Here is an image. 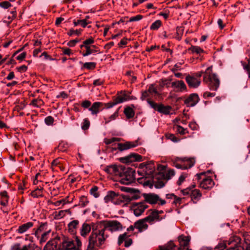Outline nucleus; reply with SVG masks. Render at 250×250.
<instances>
[{"mask_svg":"<svg viewBox=\"0 0 250 250\" xmlns=\"http://www.w3.org/2000/svg\"><path fill=\"white\" fill-rule=\"evenodd\" d=\"M122 229V224L117 220H106L97 223L92 228L86 250H96V247H100L109 237L108 231L112 233Z\"/></svg>","mask_w":250,"mask_h":250,"instance_id":"1","label":"nucleus"},{"mask_svg":"<svg viewBox=\"0 0 250 250\" xmlns=\"http://www.w3.org/2000/svg\"><path fill=\"white\" fill-rule=\"evenodd\" d=\"M203 82L206 83L211 90L216 91L220 85V81L217 76L212 72V66L207 68L204 72Z\"/></svg>","mask_w":250,"mask_h":250,"instance_id":"2","label":"nucleus"},{"mask_svg":"<svg viewBox=\"0 0 250 250\" xmlns=\"http://www.w3.org/2000/svg\"><path fill=\"white\" fill-rule=\"evenodd\" d=\"M179 243V247L176 246L172 241L167 243L165 246L160 247V250H182L187 247L190 241L189 236L180 235L178 237Z\"/></svg>","mask_w":250,"mask_h":250,"instance_id":"3","label":"nucleus"},{"mask_svg":"<svg viewBox=\"0 0 250 250\" xmlns=\"http://www.w3.org/2000/svg\"><path fill=\"white\" fill-rule=\"evenodd\" d=\"M119 182L123 184L129 185L135 181V171L130 167H123L119 176Z\"/></svg>","mask_w":250,"mask_h":250,"instance_id":"4","label":"nucleus"},{"mask_svg":"<svg viewBox=\"0 0 250 250\" xmlns=\"http://www.w3.org/2000/svg\"><path fill=\"white\" fill-rule=\"evenodd\" d=\"M194 163L195 161L192 158L177 157L173 162V166L178 169H186L191 167Z\"/></svg>","mask_w":250,"mask_h":250,"instance_id":"5","label":"nucleus"},{"mask_svg":"<svg viewBox=\"0 0 250 250\" xmlns=\"http://www.w3.org/2000/svg\"><path fill=\"white\" fill-rule=\"evenodd\" d=\"M197 179L200 180V187L205 189H210L214 185L213 180L210 177H206L204 172L200 174H197L196 175Z\"/></svg>","mask_w":250,"mask_h":250,"instance_id":"6","label":"nucleus"},{"mask_svg":"<svg viewBox=\"0 0 250 250\" xmlns=\"http://www.w3.org/2000/svg\"><path fill=\"white\" fill-rule=\"evenodd\" d=\"M149 215L145 218V220L148 223L152 225L156 222H160L165 219L166 215L161 216V214L164 213L163 210H157L156 209H150Z\"/></svg>","mask_w":250,"mask_h":250,"instance_id":"7","label":"nucleus"},{"mask_svg":"<svg viewBox=\"0 0 250 250\" xmlns=\"http://www.w3.org/2000/svg\"><path fill=\"white\" fill-rule=\"evenodd\" d=\"M58 242L60 241L61 243L59 250H79L78 248L75 247L72 239L64 236L58 238Z\"/></svg>","mask_w":250,"mask_h":250,"instance_id":"8","label":"nucleus"},{"mask_svg":"<svg viewBox=\"0 0 250 250\" xmlns=\"http://www.w3.org/2000/svg\"><path fill=\"white\" fill-rule=\"evenodd\" d=\"M241 239L238 236H233L226 241L227 244V250H243V247L241 245Z\"/></svg>","mask_w":250,"mask_h":250,"instance_id":"9","label":"nucleus"},{"mask_svg":"<svg viewBox=\"0 0 250 250\" xmlns=\"http://www.w3.org/2000/svg\"><path fill=\"white\" fill-rule=\"evenodd\" d=\"M147 102L152 108L159 113L166 115H167L170 113L171 107L169 105L166 106L162 104H158L149 99H147Z\"/></svg>","mask_w":250,"mask_h":250,"instance_id":"10","label":"nucleus"},{"mask_svg":"<svg viewBox=\"0 0 250 250\" xmlns=\"http://www.w3.org/2000/svg\"><path fill=\"white\" fill-rule=\"evenodd\" d=\"M145 201L150 204H156L159 202V204L164 205L166 203L165 200L160 198L159 196L154 193L145 194L144 195Z\"/></svg>","mask_w":250,"mask_h":250,"instance_id":"11","label":"nucleus"},{"mask_svg":"<svg viewBox=\"0 0 250 250\" xmlns=\"http://www.w3.org/2000/svg\"><path fill=\"white\" fill-rule=\"evenodd\" d=\"M123 167L117 166L116 165H109L106 167L104 169L105 171L114 176L119 177L121 174Z\"/></svg>","mask_w":250,"mask_h":250,"instance_id":"12","label":"nucleus"},{"mask_svg":"<svg viewBox=\"0 0 250 250\" xmlns=\"http://www.w3.org/2000/svg\"><path fill=\"white\" fill-rule=\"evenodd\" d=\"M120 160L123 163H130L133 162H141L142 161V156L136 153H132L129 155L120 158Z\"/></svg>","mask_w":250,"mask_h":250,"instance_id":"13","label":"nucleus"},{"mask_svg":"<svg viewBox=\"0 0 250 250\" xmlns=\"http://www.w3.org/2000/svg\"><path fill=\"white\" fill-rule=\"evenodd\" d=\"M148 207V205L146 203L141 202L133 204L132 209L133 210L134 215L136 216H139Z\"/></svg>","mask_w":250,"mask_h":250,"instance_id":"14","label":"nucleus"},{"mask_svg":"<svg viewBox=\"0 0 250 250\" xmlns=\"http://www.w3.org/2000/svg\"><path fill=\"white\" fill-rule=\"evenodd\" d=\"M120 198V196L118 193L113 191H109L107 193L106 195L104 198V201L107 203L111 201L115 204H119L121 202V200L117 202V200Z\"/></svg>","mask_w":250,"mask_h":250,"instance_id":"15","label":"nucleus"},{"mask_svg":"<svg viewBox=\"0 0 250 250\" xmlns=\"http://www.w3.org/2000/svg\"><path fill=\"white\" fill-rule=\"evenodd\" d=\"M140 167L144 168L146 175L148 176H151L155 170L154 162L152 161H150L146 163H143L140 164Z\"/></svg>","mask_w":250,"mask_h":250,"instance_id":"16","label":"nucleus"},{"mask_svg":"<svg viewBox=\"0 0 250 250\" xmlns=\"http://www.w3.org/2000/svg\"><path fill=\"white\" fill-rule=\"evenodd\" d=\"M186 81L189 87L193 88L198 87L201 83L200 79L189 75L186 77Z\"/></svg>","mask_w":250,"mask_h":250,"instance_id":"17","label":"nucleus"},{"mask_svg":"<svg viewBox=\"0 0 250 250\" xmlns=\"http://www.w3.org/2000/svg\"><path fill=\"white\" fill-rule=\"evenodd\" d=\"M124 242H125V247L127 248L132 244V240L129 238V235L126 232L120 235L118 239V244L119 246Z\"/></svg>","mask_w":250,"mask_h":250,"instance_id":"18","label":"nucleus"},{"mask_svg":"<svg viewBox=\"0 0 250 250\" xmlns=\"http://www.w3.org/2000/svg\"><path fill=\"white\" fill-rule=\"evenodd\" d=\"M199 97L198 94L193 93L189 95V96L185 100V104L187 106H194L199 102Z\"/></svg>","mask_w":250,"mask_h":250,"instance_id":"19","label":"nucleus"},{"mask_svg":"<svg viewBox=\"0 0 250 250\" xmlns=\"http://www.w3.org/2000/svg\"><path fill=\"white\" fill-rule=\"evenodd\" d=\"M138 145V141L126 142L125 143H118L117 148L119 150L122 151L128 149L136 147Z\"/></svg>","mask_w":250,"mask_h":250,"instance_id":"20","label":"nucleus"},{"mask_svg":"<svg viewBox=\"0 0 250 250\" xmlns=\"http://www.w3.org/2000/svg\"><path fill=\"white\" fill-rule=\"evenodd\" d=\"M104 103L99 102H94L91 106L89 108V110L91 111L92 115H96L101 109L104 108Z\"/></svg>","mask_w":250,"mask_h":250,"instance_id":"21","label":"nucleus"},{"mask_svg":"<svg viewBox=\"0 0 250 250\" xmlns=\"http://www.w3.org/2000/svg\"><path fill=\"white\" fill-rule=\"evenodd\" d=\"M146 222L147 221L144 218L135 222V229L138 230V232H142L147 229L148 226L146 223Z\"/></svg>","mask_w":250,"mask_h":250,"instance_id":"22","label":"nucleus"},{"mask_svg":"<svg viewBox=\"0 0 250 250\" xmlns=\"http://www.w3.org/2000/svg\"><path fill=\"white\" fill-rule=\"evenodd\" d=\"M34 225L33 222H28L20 226L17 230V232L19 234H22L26 232L30 228H32Z\"/></svg>","mask_w":250,"mask_h":250,"instance_id":"23","label":"nucleus"},{"mask_svg":"<svg viewBox=\"0 0 250 250\" xmlns=\"http://www.w3.org/2000/svg\"><path fill=\"white\" fill-rule=\"evenodd\" d=\"M91 230L90 225L87 223H84L80 229V232L82 236L86 237Z\"/></svg>","mask_w":250,"mask_h":250,"instance_id":"24","label":"nucleus"},{"mask_svg":"<svg viewBox=\"0 0 250 250\" xmlns=\"http://www.w3.org/2000/svg\"><path fill=\"white\" fill-rule=\"evenodd\" d=\"M79 224V221L78 220H74L71 221L68 224V231L72 234H75Z\"/></svg>","mask_w":250,"mask_h":250,"instance_id":"25","label":"nucleus"},{"mask_svg":"<svg viewBox=\"0 0 250 250\" xmlns=\"http://www.w3.org/2000/svg\"><path fill=\"white\" fill-rule=\"evenodd\" d=\"M175 175V171L173 169H169L166 172L160 171L159 172V178H162L167 181L171 179Z\"/></svg>","mask_w":250,"mask_h":250,"instance_id":"26","label":"nucleus"},{"mask_svg":"<svg viewBox=\"0 0 250 250\" xmlns=\"http://www.w3.org/2000/svg\"><path fill=\"white\" fill-rule=\"evenodd\" d=\"M171 86L180 91L186 90L187 86L183 81H177L171 83Z\"/></svg>","mask_w":250,"mask_h":250,"instance_id":"27","label":"nucleus"},{"mask_svg":"<svg viewBox=\"0 0 250 250\" xmlns=\"http://www.w3.org/2000/svg\"><path fill=\"white\" fill-rule=\"evenodd\" d=\"M190 196L191 200L193 201V202L196 203L201 198L202 196V193L199 189H191Z\"/></svg>","mask_w":250,"mask_h":250,"instance_id":"28","label":"nucleus"},{"mask_svg":"<svg viewBox=\"0 0 250 250\" xmlns=\"http://www.w3.org/2000/svg\"><path fill=\"white\" fill-rule=\"evenodd\" d=\"M47 226H48V224L46 222L45 223H42L40 226L39 227V228L35 229H34L35 230V236L39 238V235H40V233L41 232H45L46 231H50V230H47Z\"/></svg>","mask_w":250,"mask_h":250,"instance_id":"29","label":"nucleus"},{"mask_svg":"<svg viewBox=\"0 0 250 250\" xmlns=\"http://www.w3.org/2000/svg\"><path fill=\"white\" fill-rule=\"evenodd\" d=\"M58 238L56 239V243L54 241H49L44 247L43 250H59L57 245L58 244Z\"/></svg>","mask_w":250,"mask_h":250,"instance_id":"30","label":"nucleus"},{"mask_svg":"<svg viewBox=\"0 0 250 250\" xmlns=\"http://www.w3.org/2000/svg\"><path fill=\"white\" fill-rule=\"evenodd\" d=\"M122 100L120 98H115L113 99V102H109L107 103H104V105L106 108H110L112 107H113L114 105L123 103Z\"/></svg>","mask_w":250,"mask_h":250,"instance_id":"31","label":"nucleus"},{"mask_svg":"<svg viewBox=\"0 0 250 250\" xmlns=\"http://www.w3.org/2000/svg\"><path fill=\"white\" fill-rule=\"evenodd\" d=\"M42 190L43 188L42 187H40V188H37L31 192V195L34 198L42 197Z\"/></svg>","mask_w":250,"mask_h":250,"instance_id":"32","label":"nucleus"},{"mask_svg":"<svg viewBox=\"0 0 250 250\" xmlns=\"http://www.w3.org/2000/svg\"><path fill=\"white\" fill-rule=\"evenodd\" d=\"M124 112L127 119L133 118L135 115L134 111L130 107L125 108Z\"/></svg>","mask_w":250,"mask_h":250,"instance_id":"33","label":"nucleus"},{"mask_svg":"<svg viewBox=\"0 0 250 250\" xmlns=\"http://www.w3.org/2000/svg\"><path fill=\"white\" fill-rule=\"evenodd\" d=\"M118 116V111H116L114 114L111 115L109 118L104 117V124H107L111 121L115 120Z\"/></svg>","mask_w":250,"mask_h":250,"instance_id":"34","label":"nucleus"},{"mask_svg":"<svg viewBox=\"0 0 250 250\" xmlns=\"http://www.w3.org/2000/svg\"><path fill=\"white\" fill-rule=\"evenodd\" d=\"M89 203V201L87 198V197L85 196H82L80 198L79 204L82 207H85L87 205V204Z\"/></svg>","mask_w":250,"mask_h":250,"instance_id":"35","label":"nucleus"},{"mask_svg":"<svg viewBox=\"0 0 250 250\" xmlns=\"http://www.w3.org/2000/svg\"><path fill=\"white\" fill-rule=\"evenodd\" d=\"M43 104V102L41 99H34L32 101L30 105L34 107H40Z\"/></svg>","mask_w":250,"mask_h":250,"instance_id":"36","label":"nucleus"},{"mask_svg":"<svg viewBox=\"0 0 250 250\" xmlns=\"http://www.w3.org/2000/svg\"><path fill=\"white\" fill-rule=\"evenodd\" d=\"M189 50H191L192 53H196L197 54H201L204 52L203 49L198 46H191Z\"/></svg>","mask_w":250,"mask_h":250,"instance_id":"37","label":"nucleus"},{"mask_svg":"<svg viewBox=\"0 0 250 250\" xmlns=\"http://www.w3.org/2000/svg\"><path fill=\"white\" fill-rule=\"evenodd\" d=\"M73 23L75 26H77L80 24L83 27H85L88 24V22L86 21V19H83L81 20H74Z\"/></svg>","mask_w":250,"mask_h":250,"instance_id":"38","label":"nucleus"},{"mask_svg":"<svg viewBox=\"0 0 250 250\" xmlns=\"http://www.w3.org/2000/svg\"><path fill=\"white\" fill-rule=\"evenodd\" d=\"M157 180L155 183V187L156 188H162L165 185V183L161 180L162 178H159V173L158 174V177L157 178Z\"/></svg>","mask_w":250,"mask_h":250,"instance_id":"39","label":"nucleus"},{"mask_svg":"<svg viewBox=\"0 0 250 250\" xmlns=\"http://www.w3.org/2000/svg\"><path fill=\"white\" fill-rule=\"evenodd\" d=\"M162 22L160 20H157L154 21L150 26V29L152 30H156L161 26Z\"/></svg>","mask_w":250,"mask_h":250,"instance_id":"40","label":"nucleus"},{"mask_svg":"<svg viewBox=\"0 0 250 250\" xmlns=\"http://www.w3.org/2000/svg\"><path fill=\"white\" fill-rule=\"evenodd\" d=\"M96 63L94 62H87L83 64V67L88 70L94 69L96 67Z\"/></svg>","mask_w":250,"mask_h":250,"instance_id":"41","label":"nucleus"},{"mask_svg":"<svg viewBox=\"0 0 250 250\" xmlns=\"http://www.w3.org/2000/svg\"><path fill=\"white\" fill-rule=\"evenodd\" d=\"M49 233V231H46L41 234V237L39 238L40 244H42L47 240Z\"/></svg>","mask_w":250,"mask_h":250,"instance_id":"42","label":"nucleus"},{"mask_svg":"<svg viewBox=\"0 0 250 250\" xmlns=\"http://www.w3.org/2000/svg\"><path fill=\"white\" fill-rule=\"evenodd\" d=\"M227 242H222L219 243L215 247V249L216 250H223L225 249H226L227 250Z\"/></svg>","mask_w":250,"mask_h":250,"instance_id":"43","label":"nucleus"},{"mask_svg":"<svg viewBox=\"0 0 250 250\" xmlns=\"http://www.w3.org/2000/svg\"><path fill=\"white\" fill-rule=\"evenodd\" d=\"M29 246L24 245L20 249V244H16L12 248L11 250H29Z\"/></svg>","mask_w":250,"mask_h":250,"instance_id":"44","label":"nucleus"},{"mask_svg":"<svg viewBox=\"0 0 250 250\" xmlns=\"http://www.w3.org/2000/svg\"><path fill=\"white\" fill-rule=\"evenodd\" d=\"M98 188L97 186L92 187L90 190V193L95 198H98L99 196V194L98 192Z\"/></svg>","mask_w":250,"mask_h":250,"instance_id":"45","label":"nucleus"},{"mask_svg":"<svg viewBox=\"0 0 250 250\" xmlns=\"http://www.w3.org/2000/svg\"><path fill=\"white\" fill-rule=\"evenodd\" d=\"M90 121L87 118H85L83 120L82 125V129L83 130H86L88 129L90 126Z\"/></svg>","mask_w":250,"mask_h":250,"instance_id":"46","label":"nucleus"},{"mask_svg":"<svg viewBox=\"0 0 250 250\" xmlns=\"http://www.w3.org/2000/svg\"><path fill=\"white\" fill-rule=\"evenodd\" d=\"M120 141V138L113 137L110 139L105 138L104 140V142L106 145L111 144L115 142H118Z\"/></svg>","mask_w":250,"mask_h":250,"instance_id":"47","label":"nucleus"},{"mask_svg":"<svg viewBox=\"0 0 250 250\" xmlns=\"http://www.w3.org/2000/svg\"><path fill=\"white\" fill-rule=\"evenodd\" d=\"M82 30L79 29V30H74L73 29H71L69 30V31L68 32L67 34L69 36H72L73 35L75 34L77 35H79L81 34Z\"/></svg>","mask_w":250,"mask_h":250,"instance_id":"48","label":"nucleus"},{"mask_svg":"<svg viewBox=\"0 0 250 250\" xmlns=\"http://www.w3.org/2000/svg\"><path fill=\"white\" fill-rule=\"evenodd\" d=\"M54 121V118L51 116H47L44 119L45 123L48 125H52Z\"/></svg>","mask_w":250,"mask_h":250,"instance_id":"49","label":"nucleus"},{"mask_svg":"<svg viewBox=\"0 0 250 250\" xmlns=\"http://www.w3.org/2000/svg\"><path fill=\"white\" fill-rule=\"evenodd\" d=\"M94 40L93 38H89L88 39H87L86 40H85L83 43V45H84V47L85 48V49L86 48V47H90L89 46V44H92L93 43H94Z\"/></svg>","mask_w":250,"mask_h":250,"instance_id":"50","label":"nucleus"},{"mask_svg":"<svg viewBox=\"0 0 250 250\" xmlns=\"http://www.w3.org/2000/svg\"><path fill=\"white\" fill-rule=\"evenodd\" d=\"M120 189L122 191L128 193H134L135 192V189L126 187H120Z\"/></svg>","mask_w":250,"mask_h":250,"instance_id":"51","label":"nucleus"},{"mask_svg":"<svg viewBox=\"0 0 250 250\" xmlns=\"http://www.w3.org/2000/svg\"><path fill=\"white\" fill-rule=\"evenodd\" d=\"M11 6V4L8 1H4L0 2V6L4 9H7Z\"/></svg>","mask_w":250,"mask_h":250,"instance_id":"52","label":"nucleus"},{"mask_svg":"<svg viewBox=\"0 0 250 250\" xmlns=\"http://www.w3.org/2000/svg\"><path fill=\"white\" fill-rule=\"evenodd\" d=\"M176 130L179 133L182 135L185 134L187 132V129L180 125H177L176 126Z\"/></svg>","mask_w":250,"mask_h":250,"instance_id":"53","label":"nucleus"},{"mask_svg":"<svg viewBox=\"0 0 250 250\" xmlns=\"http://www.w3.org/2000/svg\"><path fill=\"white\" fill-rule=\"evenodd\" d=\"M96 52V50L91 49L90 47H86V51H85V53H83V57L87 56L89 55H90V54H92V53H93L94 52Z\"/></svg>","mask_w":250,"mask_h":250,"instance_id":"54","label":"nucleus"},{"mask_svg":"<svg viewBox=\"0 0 250 250\" xmlns=\"http://www.w3.org/2000/svg\"><path fill=\"white\" fill-rule=\"evenodd\" d=\"M116 98L121 99V100H123V102L129 100L131 99V98H130V96L127 95V94H126L124 92L122 96H119L117 97H116Z\"/></svg>","mask_w":250,"mask_h":250,"instance_id":"55","label":"nucleus"},{"mask_svg":"<svg viewBox=\"0 0 250 250\" xmlns=\"http://www.w3.org/2000/svg\"><path fill=\"white\" fill-rule=\"evenodd\" d=\"M143 18V16L141 15H137L135 16L131 17L129 20V22H132V21H138L141 20Z\"/></svg>","mask_w":250,"mask_h":250,"instance_id":"56","label":"nucleus"},{"mask_svg":"<svg viewBox=\"0 0 250 250\" xmlns=\"http://www.w3.org/2000/svg\"><path fill=\"white\" fill-rule=\"evenodd\" d=\"M188 174L186 173L182 174L179 178L177 184L180 185L182 182L185 180V178L187 177Z\"/></svg>","mask_w":250,"mask_h":250,"instance_id":"57","label":"nucleus"},{"mask_svg":"<svg viewBox=\"0 0 250 250\" xmlns=\"http://www.w3.org/2000/svg\"><path fill=\"white\" fill-rule=\"evenodd\" d=\"M79 41H80V40H79L78 39L72 40L69 41L67 42V44L69 47H74L77 42H79Z\"/></svg>","mask_w":250,"mask_h":250,"instance_id":"58","label":"nucleus"},{"mask_svg":"<svg viewBox=\"0 0 250 250\" xmlns=\"http://www.w3.org/2000/svg\"><path fill=\"white\" fill-rule=\"evenodd\" d=\"M91 104V103L90 101L88 100H85L82 102L81 105L83 107L85 108H87L90 106Z\"/></svg>","mask_w":250,"mask_h":250,"instance_id":"59","label":"nucleus"},{"mask_svg":"<svg viewBox=\"0 0 250 250\" xmlns=\"http://www.w3.org/2000/svg\"><path fill=\"white\" fill-rule=\"evenodd\" d=\"M59 149L61 151H64L68 147V145L66 143H62L59 146Z\"/></svg>","mask_w":250,"mask_h":250,"instance_id":"60","label":"nucleus"},{"mask_svg":"<svg viewBox=\"0 0 250 250\" xmlns=\"http://www.w3.org/2000/svg\"><path fill=\"white\" fill-rule=\"evenodd\" d=\"M104 81L102 79H98L94 80L93 84L94 86L101 85L104 83Z\"/></svg>","mask_w":250,"mask_h":250,"instance_id":"61","label":"nucleus"},{"mask_svg":"<svg viewBox=\"0 0 250 250\" xmlns=\"http://www.w3.org/2000/svg\"><path fill=\"white\" fill-rule=\"evenodd\" d=\"M182 198L178 197L175 195L173 204H175V205H180L182 203Z\"/></svg>","mask_w":250,"mask_h":250,"instance_id":"62","label":"nucleus"},{"mask_svg":"<svg viewBox=\"0 0 250 250\" xmlns=\"http://www.w3.org/2000/svg\"><path fill=\"white\" fill-rule=\"evenodd\" d=\"M149 96V92L148 91H144L142 93V95L140 98L142 101H144L146 98Z\"/></svg>","mask_w":250,"mask_h":250,"instance_id":"63","label":"nucleus"},{"mask_svg":"<svg viewBox=\"0 0 250 250\" xmlns=\"http://www.w3.org/2000/svg\"><path fill=\"white\" fill-rule=\"evenodd\" d=\"M127 39L126 38H123L120 42L118 43L119 47H122L124 45H125L127 43Z\"/></svg>","mask_w":250,"mask_h":250,"instance_id":"64","label":"nucleus"}]
</instances>
